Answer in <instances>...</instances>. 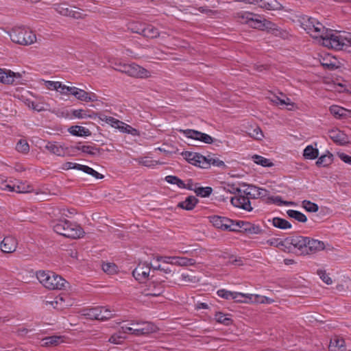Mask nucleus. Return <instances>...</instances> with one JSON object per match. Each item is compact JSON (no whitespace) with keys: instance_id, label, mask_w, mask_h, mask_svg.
Instances as JSON below:
<instances>
[{"instance_id":"nucleus-1","label":"nucleus","mask_w":351,"mask_h":351,"mask_svg":"<svg viewBox=\"0 0 351 351\" xmlns=\"http://www.w3.org/2000/svg\"><path fill=\"white\" fill-rule=\"evenodd\" d=\"M51 226L57 234L73 239H79L84 234L80 225L66 219H54L51 221Z\"/></svg>"},{"instance_id":"nucleus-2","label":"nucleus","mask_w":351,"mask_h":351,"mask_svg":"<svg viewBox=\"0 0 351 351\" xmlns=\"http://www.w3.org/2000/svg\"><path fill=\"white\" fill-rule=\"evenodd\" d=\"M36 278L46 289L49 290L63 289L67 283L62 276L50 271H38Z\"/></svg>"},{"instance_id":"nucleus-3","label":"nucleus","mask_w":351,"mask_h":351,"mask_svg":"<svg viewBox=\"0 0 351 351\" xmlns=\"http://www.w3.org/2000/svg\"><path fill=\"white\" fill-rule=\"evenodd\" d=\"M112 64L114 65L113 69L115 71L125 73L132 77L148 78L151 76L149 71L134 62L126 64L121 61L116 60L112 62Z\"/></svg>"},{"instance_id":"nucleus-4","label":"nucleus","mask_w":351,"mask_h":351,"mask_svg":"<svg viewBox=\"0 0 351 351\" xmlns=\"http://www.w3.org/2000/svg\"><path fill=\"white\" fill-rule=\"evenodd\" d=\"M12 42L21 45H30L36 42V34L26 27H14L9 33Z\"/></svg>"},{"instance_id":"nucleus-5","label":"nucleus","mask_w":351,"mask_h":351,"mask_svg":"<svg viewBox=\"0 0 351 351\" xmlns=\"http://www.w3.org/2000/svg\"><path fill=\"white\" fill-rule=\"evenodd\" d=\"M301 25L312 38L319 39V42L321 41L324 35L327 33L328 28L325 27L322 23L313 17H302Z\"/></svg>"},{"instance_id":"nucleus-6","label":"nucleus","mask_w":351,"mask_h":351,"mask_svg":"<svg viewBox=\"0 0 351 351\" xmlns=\"http://www.w3.org/2000/svg\"><path fill=\"white\" fill-rule=\"evenodd\" d=\"M347 33L343 34L339 33H334L330 29H327L326 33L319 42L323 46L330 49H341L343 46L347 45Z\"/></svg>"},{"instance_id":"nucleus-7","label":"nucleus","mask_w":351,"mask_h":351,"mask_svg":"<svg viewBox=\"0 0 351 351\" xmlns=\"http://www.w3.org/2000/svg\"><path fill=\"white\" fill-rule=\"evenodd\" d=\"M209 221L215 228L231 232H237L244 226V221H234L229 218L219 215L209 217Z\"/></svg>"},{"instance_id":"nucleus-8","label":"nucleus","mask_w":351,"mask_h":351,"mask_svg":"<svg viewBox=\"0 0 351 351\" xmlns=\"http://www.w3.org/2000/svg\"><path fill=\"white\" fill-rule=\"evenodd\" d=\"M128 325L134 327L135 337L147 336L158 330L157 326L150 322L132 320Z\"/></svg>"},{"instance_id":"nucleus-9","label":"nucleus","mask_w":351,"mask_h":351,"mask_svg":"<svg viewBox=\"0 0 351 351\" xmlns=\"http://www.w3.org/2000/svg\"><path fill=\"white\" fill-rule=\"evenodd\" d=\"M84 315L90 319L106 321L114 315L112 311L104 306H96L85 310Z\"/></svg>"},{"instance_id":"nucleus-10","label":"nucleus","mask_w":351,"mask_h":351,"mask_svg":"<svg viewBox=\"0 0 351 351\" xmlns=\"http://www.w3.org/2000/svg\"><path fill=\"white\" fill-rule=\"evenodd\" d=\"M308 237L302 236H293L286 239V245H291L300 250L301 254H308L306 251Z\"/></svg>"},{"instance_id":"nucleus-11","label":"nucleus","mask_w":351,"mask_h":351,"mask_svg":"<svg viewBox=\"0 0 351 351\" xmlns=\"http://www.w3.org/2000/svg\"><path fill=\"white\" fill-rule=\"evenodd\" d=\"M182 156L191 164L203 168L208 165L205 162V156L198 153L191 152H183Z\"/></svg>"},{"instance_id":"nucleus-12","label":"nucleus","mask_w":351,"mask_h":351,"mask_svg":"<svg viewBox=\"0 0 351 351\" xmlns=\"http://www.w3.org/2000/svg\"><path fill=\"white\" fill-rule=\"evenodd\" d=\"M232 205L234 207L250 212L253 210L250 201L245 194L235 195L230 199Z\"/></svg>"},{"instance_id":"nucleus-13","label":"nucleus","mask_w":351,"mask_h":351,"mask_svg":"<svg viewBox=\"0 0 351 351\" xmlns=\"http://www.w3.org/2000/svg\"><path fill=\"white\" fill-rule=\"evenodd\" d=\"M248 26L258 29H274V23L266 20L260 15L254 14Z\"/></svg>"},{"instance_id":"nucleus-14","label":"nucleus","mask_w":351,"mask_h":351,"mask_svg":"<svg viewBox=\"0 0 351 351\" xmlns=\"http://www.w3.org/2000/svg\"><path fill=\"white\" fill-rule=\"evenodd\" d=\"M53 8L60 14L64 16H70L73 19H83L84 16L80 12L69 8L65 3H56Z\"/></svg>"},{"instance_id":"nucleus-15","label":"nucleus","mask_w":351,"mask_h":351,"mask_svg":"<svg viewBox=\"0 0 351 351\" xmlns=\"http://www.w3.org/2000/svg\"><path fill=\"white\" fill-rule=\"evenodd\" d=\"M182 132L187 138L200 141L206 144H211L213 143V138L207 134L194 130H182Z\"/></svg>"},{"instance_id":"nucleus-16","label":"nucleus","mask_w":351,"mask_h":351,"mask_svg":"<svg viewBox=\"0 0 351 351\" xmlns=\"http://www.w3.org/2000/svg\"><path fill=\"white\" fill-rule=\"evenodd\" d=\"M22 77V74L20 73H14L6 69L0 68V82L5 84H13L15 79H20Z\"/></svg>"},{"instance_id":"nucleus-17","label":"nucleus","mask_w":351,"mask_h":351,"mask_svg":"<svg viewBox=\"0 0 351 351\" xmlns=\"http://www.w3.org/2000/svg\"><path fill=\"white\" fill-rule=\"evenodd\" d=\"M73 95L78 100L85 102L98 101L97 95L93 92H86L83 89L75 87Z\"/></svg>"},{"instance_id":"nucleus-18","label":"nucleus","mask_w":351,"mask_h":351,"mask_svg":"<svg viewBox=\"0 0 351 351\" xmlns=\"http://www.w3.org/2000/svg\"><path fill=\"white\" fill-rule=\"evenodd\" d=\"M150 272V267L146 263H140L132 271L133 276L136 280L141 282L146 280Z\"/></svg>"},{"instance_id":"nucleus-19","label":"nucleus","mask_w":351,"mask_h":351,"mask_svg":"<svg viewBox=\"0 0 351 351\" xmlns=\"http://www.w3.org/2000/svg\"><path fill=\"white\" fill-rule=\"evenodd\" d=\"M17 247V241L13 237H5L1 243V250L3 253H12Z\"/></svg>"},{"instance_id":"nucleus-20","label":"nucleus","mask_w":351,"mask_h":351,"mask_svg":"<svg viewBox=\"0 0 351 351\" xmlns=\"http://www.w3.org/2000/svg\"><path fill=\"white\" fill-rule=\"evenodd\" d=\"M45 149L58 156H64L67 150L66 147L56 142H48L45 145Z\"/></svg>"},{"instance_id":"nucleus-21","label":"nucleus","mask_w":351,"mask_h":351,"mask_svg":"<svg viewBox=\"0 0 351 351\" xmlns=\"http://www.w3.org/2000/svg\"><path fill=\"white\" fill-rule=\"evenodd\" d=\"M325 248L324 242L308 237L306 251L308 254H314Z\"/></svg>"},{"instance_id":"nucleus-22","label":"nucleus","mask_w":351,"mask_h":351,"mask_svg":"<svg viewBox=\"0 0 351 351\" xmlns=\"http://www.w3.org/2000/svg\"><path fill=\"white\" fill-rule=\"evenodd\" d=\"M329 133L330 138L341 145H344L349 143L347 135L340 130H331Z\"/></svg>"},{"instance_id":"nucleus-23","label":"nucleus","mask_w":351,"mask_h":351,"mask_svg":"<svg viewBox=\"0 0 351 351\" xmlns=\"http://www.w3.org/2000/svg\"><path fill=\"white\" fill-rule=\"evenodd\" d=\"M329 351H346L345 341L342 338L334 337L330 339Z\"/></svg>"},{"instance_id":"nucleus-24","label":"nucleus","mask_w":351,"mask_h":351,"mask_svg":"<svg viewBox=\"0 0 351 351\" xmlns=\"http://www.w3.org/2000/svg\"><path fill=\"white\" fill-rule=\"evenodd\" d=\"M144 38L154 39L160 36L158 29L150 24L145 23L142 35Z\"/></svg>"},{"instance_id":"nucleus-25","label":"nucleus","mask_w":351,"mask_h":351,"mask_svg":"<svg viewBox=\"0 0 351 351\" xmlns=\"http://www.w3.org/2000/svg\"><path fill=\"white\" fill-rule=\"evenodd\" d=\"M74 149L80 150L82 152L87 154L88 155L95 156H99L102 154L103 150L99 147H97L95 146H90V145H77L75 147H73Z\"/></svg>"},{"instance_id":"nucleus-26","label":"nucleus","mask_w":351,"mask_h":351,"mask_svg":"<svg viewBox=\"0 0 351 351\" xmlns=\"http://www.w3.org/2000/svg\"><path fill=\"white\" fill-rule=\"evenodd\" d=\"M257 4L261 8L268 10H280L282 7L276 0H258Z\"/></svg>"},{"instance_id":"nucleus-27","label":"nucleus","mask_w":351,"mask_h":351,"mask_svg":"<svg viewBox=\"0 0 351 351\" xmlns=\"http://www.w3.org/2000/svg\"><path fill=\"white\" fill-rule=\"evenodd\" d=\"M234 17L236 19L237 22L241 23V24H246L249 25L250 21L252 19V17L254 16V13L246 12V11H240L238 12H236L234 15Z\"/></svg>"},{"instance_id":"nucleus-28","label":"nucleus","mask_w":351,"mask_h":351,"mask_svg":"<svg viewBox=\"0 0 351 351\" xmlns=\"http://www.w3.org/2000/svg\"><path fill=\"white\" fill-rule=\"evenodd\" d=\"M195 263V261L193 258H188L186 257L181 256H172L171 265L184 267L188 265H194Z\"/></svg>"},{"instance_id":"nucleus-29","label":"nucleus","mask_w":351,"mask_h":351,"mask_svg":"<svg viewBox=\"0 0 351 351\" xmlns=\"http://www.w3.org/2000/svg\"><path fill=\"white\" fill-rule=\"evenodd\" d=\"M198 202V199L195 196H189L183 202H179L178 206L186 210H191L194 208Z\"/></svg>"},{"instance_id":"nucleus-30","label":"nucleus","mask_w":351,"mask_h":351,"mask_svg":"<svg viewBox=\"0 0 351 351\" xmlns=\"http://www.w3.org/2000/svg\"><path fill=\"white\" fill-rule=\"evenodd\" d=\"M280 95L282 96V98H280L278 96H275L273 99H271V101L278 105H285L287 106V109L289 110H293L295 106V104L293 103L289 98L284 95L282 93H280Z\"/></svg>"},{"instance_id":"nucleus-31","label":"nucleus","mask_w":351,"mask_h":351,"mask_svg":"<svg viewBox=\"0 0 351 351\" xmlns=\"http://www.w3.org/2000/svg\"><path fill=\"white\" fill-rule=\"evenodd\" d=\"M69 132L74 136H88L90 135L91 132L90 130L83 126L80 125H74L71 126L69 129Z\"/></svg>"},{"instance_id":"nucleus-32","label":"nucleus","mask_w":351,"mask_h":351,"mask_svg":"<svg viewBox=\"0 0 351 351\" xmlns=\"http://www.w3.org/2000/svg\"><path fill=\"white\" fill-rule=\"evenodd\" d=\"M145 23L140 21H130L127 23V28L132 33L142 35Z\"/></svg>"},{"instance_id":"nucleus-33","label":"nucleus","mask_w":351,"mask_h":351,"mask_svg":"<svg viewBox=\"0 0 351 351\" xmlns=\"http://www.w3.org/2000/svg\"><path fill=\"white\" fill-rule=\"evenodd\" d=\"M330 113L337 119H342L346 117V112H350L351 110H348L344 108L340 107L339 106H331L329 108Z\"/></svg>"},{"instance_id":"nucleus-34","label":"nucleus","mask_w":351,"mask_h":351,"mask_svg":"<svg viewBox=\"0 0 351 351\" xmlns=\"http://www.w3.org/2000/svg\"><path fill=\"white\" fill-rule=\"evenodd\" d=\"M319 150L317 148H314L313 145H308L304 149L303 157L307 160H314L318 158Z\"/></svg>"},{"instance_id":"nucleus-35","label":"nucleus","mask_w":351,"mask_h":351,"mask_svg":"<svg viewBox=\"0 0 351 351\" xmlns=\"http://www.w3.org/2000/svg\"><path fill=\"white\" fill-rule=\"evenodd\" d=\"M205 162H206L208 165V166L203 167V169H208L211 165L215 166V167H225V163L223 161L219 160L218 158H215L214 155H208L205 156Z\"/></svg>"},{"instance_id":"nucleus-36","label":"nucleus","mask_w":351,"mask_h":351,"mask_svg":"<svg viewBox=\"0 0 351 351\" xmlns=\"http://www.w3.org/2000/svg\"><path fill=\"white\" fill-rule=\"evenodd\" d=\"M62 337L61 336H49L44 338L43 341V346H58L60 343L63 342L62 339Z\"/></svg>"},{"instance_id":"nucleus-37","label":"nucleus","mask_w":351,"mask_h":351,"mask_svg":"<svg viewBox=\"0 0 351 351\" xmlns=\"http://www.w3.org/2000/svg\"><path fill=\"white\" fill-rule=\"evenodd\" d=\"M332 154L328 152L327 154H324L318 157V159L316 161V165L318 167H328L332 163Z\"/></svg>"},{"instance_id":"nucleus-38","label":"nucleus","mask_w":351,"mask_h":351,"mask_svg":"<svg viewBox=\"0 0 351 351\" xmlns=\"http://www.w3.org/2000/svg\"><path fill=\"white\" fill-rule=\"evenodd\" d=\"M252 160L257 165L264 167H271L274 166V163L268 158H264L259 155H254L252 156Z\"/></svg>"},{"instance_id":"nucleus-39","label":"nucleus","mask_w":351,"mask_h":351,"mask_svg":"<svg viewBox=\"0 0 351 351\" xmlns=\"http://www.w3.org/2000/svg\"><path fill=\"white\" fill-rule=\"evenodd\" d=\"M258 188L254 185H247V188L243 190V194H245L249 200L250 199H257Z\"/></svg>"},{"instance_id":"nucleus-40","label":"nucleus","mask_w":351,"mask_h":351,"mask_svg":"<svg viewBox=\"0 0 351 351\" xmlns=\"http://www.w3.org/2000/svg\"><path fill=\"white\" fill-rule=\"evenodd\" d=\"M273 226L280 229H288L291 228V224L286 219L274 217L272 219Z\"/></svg>"},{"instance_id":"nucleus-41","label":"nucleus","mask_w":351,"mask_h":351,"mask_svg":"<svg viewBox=\"0 0 351 351\" xmlns=\"http://www.w3.org/2000/svg\"><path fill=\"white\" fill-rule=\"evenodd\" d=\"M287 213L289 217L293 218L299 222L304 223L307 221L306 215L300 211L295 210H288Z\"/></svg>"},{"instance_id":"nucleus-42","label":"nucleus","mask_w":351,"mask_h":351,"mask_svg":"<svg viewBox=\"0 0 351 351\" xmlns=\"http://www.w3.org/2000/svg\"><path fill=\"white\" fill-rule=\"evenodd\" d=\"M167 182L171 184H176L180 189H186V185L178 177L175 176H167L165 178Z\"/></svg>"},{"instance_id":"nucleus-43","label":"nucleus","mask_w":351,"mask_h":351,"mask_svg":"<svg viewBox=\"0 0 351 351\" xmlns=\"http://www.w3.org/2000/svg\"><path fill=\"white\" fill-rule=\"evenodd\" d=\"M251 295H254V294H245L239 292H234V298L237 302H252V299L250 298Z\"/></svg>"},{"instance_id":"nucleus-44","label":"nucleus","mask_w":351,"mask_h":351,"mask_svg":"<svg viewBox=\"0 0 351 351\" xmlns=\"http://www.w3.org/2000/svg\"><path fill=\"white\" fill-rule=\"evenodd\" d=\"M302 206L306 211L310 213H315L319 210V206L317 204L308 200H303L302 202Z\"/></svg>"},{"instance_id":"nucleus-45","label":"nucleus","mask_w":351,"mask_h":351,"mask_svg":"<svg viewBox=\"0 0 351 351\" xmlns=\"http://www.w3.org/2000/svg\"><path fill=\"white\" fill-rule=\"evenodd\" d=\"M250 298L252 299V303L271 304L274 302V300L271 298L256 294L251 295Z\"/></svg>"},{"instance_id":"nucleus-46","label":"nucleus","mask_w":351,"mask_h":351,"mask_svg":"<svg viewBox=\"0 0 351 351\" xmlns=\"http://www.w3.org/2000/svg\"><path fill=\"white\" fill-rule=\"evenodd\" d=\"M64 302H65V298L63 296L59 295V296H57L55 298V300L52 301L51 303L55 308L62 309V308H64L65 307L69 306V304H64Z\"/></svg>"},{"instance_id":"nucleus-47","label":"nucleus","mask_w":351,"mask_h":351,"mask_svg":"<svg viewBox=\"0 0 351 351\" xmlns=\"http://www.w3.org/2000/svg\"><path fill=\"white\" fill-rule=\"evenodd\" d=\"M195 193L197 196H200L202 197H208L213 191V189L211 187L206 186V187H198L194 189Z\"/></svg>"},{"instance_id":"nucleus-48","label":"nucleus","mask_w":351,"mask_h":351,"mask_svg":"<svg viewBox=\"0 0 351 351\" xmlns=\"http://www.w3.org/2000/svg\"><path fill=\"white\" fill-rule=\"evenodd\" d=\"M215 319L217 322L223 324L226 326H229L232 323L231 319L228 317L226 315L221 312L216 313L215 315Z\"/></svg>"},{"instance_id":"nucleus-49","label":"nucleus","mask_w":351,"mask_h":351,"mask_svg":"<svg viewBox=\"0 0 351 351\" xmlns=\"http://www.w3.org/2000/svg\"><path fill=\"white\" fill-rule=\"evenodd\" d=\"M248 135L256 140H262L263 138V132L258 126H255L252 130H250Z\"/></svg>"},{"instance_id":"nucleus-50","label":"nucleus","mask_w":351,"mask_h":351,"mask_svg":"<svg viewBox=\"0 0 351 351\" xmlns=\"http://www.w3.org/2000/svg\"><path fill=\"white\" fill-rule=\"evenodd\" d=\"M126 338V336L122 335L119 330L117 332L112 335L108 339V341L114 344H121L123 339Z\"/></svg>"},{"instance_id":"nucleus-51","label":"nucleus","mask_w":351,"mask_h":351,"mask_svg":"<svg viewBox=\"0 0 351 351\" xmlns=\"http://www.w3.org/2000/svg\"><path fill=\"white\" fill-rule=\"evenodd\" d=\"M267 203H273L277 205H291L293 204L292 202H287L282 200L280 196L268 197Z\"/></svg>"},{"instance_id":"nucleus-52","label":"nucleus","mask_w":351,"mask_h":351,"mask_svg":"<svg viewBox=\"0 0 351 351\" xmlns=\"http://www.w3.org/2000/svg\"><path fill=\"white\" fill-rule=\"evenodd\" d=\"M12 190H14V192L19 193H29L32 191V187L25 183H20V184L16 185V187L12 188Z\"/></svg>"},{"instance_id":"nucleus-53","label":"nucleus","mask_w":351,"mask_h":351,"mask_svg":"<svg viewBox=\"0 0 351 351\" xmlns=\"http://www.w3.org/2000/svg\"><path fill=\"white\" fill-rule=\"evenodd\" d=\"M16 149L21 153H27L29 150V146L25 140L21 139L16 145Z\"/></svg>"},{"instance_id":"nucleus-54","label":"nucleus","mask_w":351,"mask_h":351,"mask_svg":"<svg viewBox=\"0 0 351 351\" xmlns=\"http://www.w3.org/2000/svg\"><path fill=\"white\" fill-rule=\"evenodd\" d=\"M217 294L219 297L226 300H233L234 298V291H230L226 289L218 290Z\"/></svg>"},{"instance_id":"nucleus-55","label":"nucleus","mask_w":351,"mask_h":351,"mask_svg":"<svg viewBox=\"0 0 351 351\" xmlns=\"http://www.w3.org/2000/svg\"><path fill=\"white\" fill-rule=\"evenodd\" d=\"M117 267L115 264L111 263H104L102 265V269L104 272L112 274L117 272Z\"/></svg>"},{"instance_id":"nucleus-56","label":"nucleus","mask_w":351,"mask_h":351,"mask_svg":"<svg viewBox=\"0 0 351 351\" xmlns=\"http://www.w3.org/2000/svg\"><path fill=\"white\" fill-rule=\"evenodd\" d=\"M119 330L122 334V335L125 336V335L130 334L135 336V330L134 329V327L130 325H123L120 327Z\"/></svg>"},{"instance_id":"nucleus-57","label":"nucleus","mask_w":351,"mask_h":351,"mask_svg":"<svg viewBox=\"0 0 351 351\" xmlns=\"http://www.w3.org/2000/svg\"><path fill=\"white\" fill-rule=\"evenodd\" d=\"M317 274L319 278L326 284L331 285L332 283V280L328 274L326 272L325 270H317Z\"/></svg>"},{"instance_id":"nucleus-58","label":"nucleus","mask_w":351,"mask_h":351,"mask_svg":"<svg viewBox=\"0 0 351 351\" xmlns=\"http://www.w3.org/2000/svg\"><path fill=\"white\" fill-rule=\"evenodd\" d=\"M226 265H236V266H240L243 265V260L239 257H236L234 256H230L228 261L226 263Z\"/></svg>"},{"instance_id":"nucleus-59","label":"nucleus","mask_w":351,"mask_h":351,"mask_svg":"<svg viewBox=\"0 0 351 351\" xmlns=\"http://www.w3.org/2000/svg\"><path fill=\"white\" fill-rule=\"evenodd\" d=\"M45 86L49 90H58L61 86V82L53 81H45Z\"/></svg>"},{"instance_id":"nucleus-60","label":"nucleus","mask_w":351,"mask_h":351,"mask_svg":"<svg viewBox=\"0 0 351 351\" xmlns=\"http://www.w3.org/2000/svg\"><path fill=\"white\" fill-rule=\"evenodd\" d=\"M27 106L37 112H42L46 110V108L42 104H37L34 101H29L27 104Z\"/></svg>"},{"instance_id":"nucleus-61","label":"nucleus","mask_w":351,"mask_h":351,"mask_svg":"<svg viewBox=\"0 0 351 351\" xmlns=\"http://www.w3.org/2000/svg\"><path fill=\"white\" fill-rule=\"evenodd\" d=\"M198 10L200 12H202L203 14H205L208 16H210V17L215 16V15H217L218 14V12L217 10H211V9H208L206 6L199 7L198 8Z\"/></svg>"},{"instance_id":"nucleus-62","label":"nucleus","mask_w":351,"mask_h":351,"mask_svg":"<svg viewBox=\"0 0 351 351\" xmlns=\"http://www.w3.org/2000/svg\"><path fill=\"white\" fill-rule=\"evenodd\" d=\"M245 230V231L251 232V233H255L258 234L259 233L260 230L258 227H256L254 226H252L250 223L244 222V226L241 228Z\"/></svg>"},{"instance_id":"nucleus-63","label":"nucleus","mask_w":351,"mask_h":351,"mask_svg":"<svg viewBox=\"0 0 351 351\" xmlns=\"http://www.w3.org/2000/svg\"><path fill=\"white\" fill-rule=\"evenodd\" d=\"M74 88H75V86H67L62 84H61L60 87L59 88V89H60V93L62 95H69L70 94L72 95H73V93L74 91Z\"/></svg>"},{"instance_id":"nucleus-64","label":"nucleus","mask_w":351,"mask_h":351,"mask_svg":"<svg viewBox=\"0 0 351 351\" xmlns=\"http://www.w3.org/2000/svg\"><path fill=\"white\" fill-rule=\"evenodd\" d=\"M225 190L230 192L232 194H234L235 195H239V194H243V190L240 188L235 186L234 184L227 186V188H224Z\"/></svg>"}]
</instances>
